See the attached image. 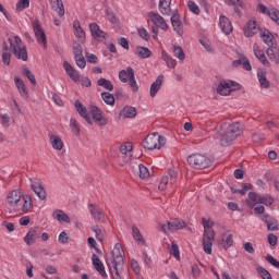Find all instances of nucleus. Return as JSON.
I'll return each instance as SVG.
<instances>
[{"label":"nucleus","mask_w":279,"mask_h":279,"mask_svg":"<svg viewBox=\"0 0 279 279\" xmlns=\"http://www.w3.org/2000/svg\"><path fill=\"white\" fill-rule=\"evenodd\" d=\"M187 162L193 169H207V167H210V165H213L210 158L202 154L190 155L187 157Z\"/></svg>","instance_id":"5"},{"label":"nucleus","mask_w":279,"mask_h":279,"mask_svg":"<svg viewBox=\"0 0 279 279\" xmlns=\"http://www.w3.org/2000/svg\"><path fill=\"white\" fill-rule=\"evenodd\" d=\"M243 134V124L241 122L223 123L220 125L218 135L220 136V145L230 147L236 141L238 136Z\"/></svg>","instance_id":"2"},{"label":"nucleus","mask_w":279,"mask_h":279,"mask_svg":"<svg viewBox=\"0 0 279 279\" xmlns=\"http://www.w3.org/2000/svg\"><path fill=\"white\" fill-rule=\"evenodd\" d=\"M218 95L222 97H228L231 94L230 86L228 85V81H221L217 87Z\"/></svg>","instance_id":"33"},{"label":"nucleus","mask_w":279,"mask_h":279,"mask_svg":"<svg viewBox=\"0 0 279 279\" xmlns=\"http://www.w3.org/2000/svg\"><path fill=\"white\" fill-rule=\"evenodd\" d=\"M148 19L150 22H153L151 32L154 34V40L158 38L159 29H161L162 32H167V29H169V24H167L165 17H162L158 13L154 11L148 12Z\"/></svg>","instance_id":"3"},{"label":"nucleus","mask_w":279,"mask_h":279,"mask_svg":"<svg viewBox=\"0 0 279 279\" xmlns=\"http://www.w3.org/2000/svg\"><path fill=\"white\" fill-rule=\"evenodd\" d=\"M92 263L94 266V269L100 274V276L106 277V267H104V263H101V259L95 254L92 256Z\"/></svg>","instance_id":"26"},{"label":"nucleus","mask_w":279,"mask_h":279,"mask_svg":"<svg viewBox=\"0 0 279 279\" xmlns=\"http://www.w3.org/2000/svg\"><path fill=\"white\" fill-rule=\"evenodd\" d=\"M74 106H75V109L78 112L80 117L85 119V121L89 125H93V119L88 114V109H86V107L80 100H75Z\"/></svg>","instance_id":"14"},{"label":"nucleus","mask_w":279,"mask_h":279,"mask_svg":"<svg viewBox=\"0 0 279 279\" xmlns=\"http://www.w3.org/2000/svg\"><path fill=\"white\" fill-rule=\"evenodd\" d=\"M14 84L21 97L24 98L25 101H29V90H27L25 82H23L19 76H14Z\"/></svg>","instance_id":"13"},{"label":"nucleus","mask_w":279,"mask_h":279,"mask_svg":"<svg viewBox=\"0 0 279 279\" xmlns=\"http://www.w3.org/2000/svg\"><path fill=\"white\" fill-rule=\"evenodd\" d=\"M112 267H113L112 279H121V270L123 269V266L112 265Z\"/></svg>","instance_id":"54"},{"label":"nucleus","mask_w":279,"mask_h":279,"mask_svg":"<svg viewBox=\"0 0 279 279\" xmlns=\"http://www.w3.org/2000/svg\"><path fill=\"white\" fill-rule=\"evenodd\" d=\"M74 34L76 38H80L81 43H84V40H86V33H84L82 26H78V28L74 29Z\"/></svg>","instance_id":"52"},{"label":"nucleus","mask_w":279,"mask_h":279,"mask_svg":"<svg viewBox=\"0 0 279 279\" xmlns=\"http://www.w3.org/2000/svg\"><path fill=\"white\" fill-rule=\"evenodd\" d=\"M50 143L53 149H57L58 151H62V149H64V143L58 135H50Z\"/></svg>","instance_id":"32"},{"label":"nucleus","mask_w":279,"mask_h":279,"mask_svg":"<svg viewBox=\"0 0 279 279\" xmlns=\"http://www.w3.org/2000/svg\"><path fill=\"white\" fill-rule=\"evenodd\" d=\"M259 29L256 21L250 20L246 27H244V36H246V38H252V36L258 34Z\"/></svg>","instance_id":"19"},{"label":"nucleus","mask_w":279,"mask_h":279,"mask_svg":"<svg viewBox=\"0 0 279 279\" xmlns=\"http://www.w3.org/2000/svg\"><path fill=\"white\" fill-rule=\"evenodd\" d=\"M267 228L271 232H276V230H278V221L276 219H274V218L268 220L267 221Z\"/></svg>","instance_id":"57"},{"label":"nucleus","mask_w":279,"mask_h":279,"mask_svg":"<svg viewBox=\"0 0 279 279\" xmlns=\"http://www.w3.org/2000/svg\"><path fill=\"white\" fill-rule=\"evenodd\" d=\"M172 53L174 58H178V60L183 61L186 58V54H184V50L180 46H172Z\"/></svg>","instance_id":"42"},{"label":"nucleus","mask_w":279,"mask_h":279,"mask_svg":"<svg viewBox=\"0 0 279 279\" xmlns=\"http://www.w3.org/2000/svg\"><path fill=\"white\" fill-rule=\"evenodd\" d=\"M40 238V228L33 227L28 230L26 235L24 236V242L26 245H34L36 243V239Z\"/></svg>","instance_id":"12"},{"label":"nucleus","mask_w":279,"mask_h":279,"mask_svg":"<svg viewBox=\"0 0 279 279\" xmlns=\"http://www.w3.org/2000/svg\"><path fill=\"white\" fill-rule=\"evenodd\" d=\"M52 217L57 219V221H59L60 223H71V218L69 217V215H66L61 209L54 210Z\"/></svg>","instance_id":"30"},{"label":"nucleus","mask_w":279,"mask_h":279,"mask_svg":"<svg viewBox=\"0 0 279 279\" xmlns=\"http://www.w3.org/2000/svg\"><path fill=\"white\" fill-rule=\"evenodd\" d=\"M260 38L263 39V41L265 43V45L268 46V49H276L277 44H276V39L274 38V36L271 35V32L265 29L260 32Z\"/></svg>","instance_id":"16"},{"label":"nucleus","mask_w":279,"mask_h":279,"mask_svg":"<svg viewBox=\"0 0 279 279\" xmlns=\"http://www.w3.org/2000/svg\"><path fill=\"white\" fill-rule=\"evenodd\" d=\"M92 230L93 232H95L96 239L98 241H104V234H105L104 230L99 229L98 227H93Z\"/></svg>","instance_id":"60"},{"label":"nucleus","mask_w":279,"mask_h":279,"mask_svg":"<svg viewBox=\"0 0 279 279\" xmlns=\"http://www.w3.org/2000/svg\"><path fill=\"white\" fill-rule=\"evenodd\" d=\"M257 77H258L260 88H264L266 90L271 88V82H269V80H267V71L259 70L257 72Z\"/></svg>","instance_id":"24"},{"label":"nucleus","mask_w":279,"mask_h":279,"mask_svg":"<svg viewBox=\"0 0 279 279\" xmlns=\"http://www.w3.org/2000/svg\"><path fill=\"white\" fill-rule=\"evenodd\" d=\"M101 99L107 106H114V96L108 92L101 93Z\"/></svg>","instance_id":"44"},{"label":"nucleus","mask_w":279,"mask_h":279,"mask_svg":"<svg viewBox=\"0 0 279 279\" xmlns=\"http://www.w3.org/2000/svg\"><path fill=\"white\" fill-rule=\"evenodd\" d=\"M97 84L98 86H101L102 88H105V90H109V92L114 90V85H112V82L110 80L99 78L97 81Z\"/></svg>","instance_id":"41"},{"label":"nucleus","mask_w":279,"mask_h":279,"mask_svg":"<svg viewBox=\"0 0 279 279\" xmlns=\"http://www.w3.org/2000/svg\"><path fill=\"white\" fill-rule=\"evenodd\" d=\"M8 205L13 208L15 213L27 214L34 208V201L29 194L21 195V192L14 190L7 196Z\"/></svg>","instance_id":"1"},{"label":"nucleus","mask_w":279,"mask_h":279,"mask_svg":"<svg viewBox=\"0 0 279 279\" xmlns=\"http://www.w3.org/2000/svg\"><path fill=\"white\" fill-rule=\"evenodd\" d=\"M257 202L258 204H264V206H271L274 198L269 195H259Z\"/></svg>","instance_id":"46"},{"label":"nucleus","mask_w":279,"mask_h":279,"mask_svg":"<svg viewBox=\"0 0 279 279\" xmlns=\"http://www.w3.org/2000/svg\"><path fill=\"white\" fill-rule=\"evenodd\" d=\"M227 84L229 85L230 93L234 90H241V84L234 82V81H227Z\"/></svg>","instance_id":"58"},{"label":"nucleus","mask_w":279,"mask_h":279,"mask_svg":"<svg viewBox=\"0 0 279 279\" xmlns=\"http://www.w3.org/2000/svg\"><path fill=\"white\" fill-rule=\"evenodd\" d=\"M89 112L93 117V120L97 125L104 128V125H108V118L104 117V112L97 106H90Z\"/></svg>","instance_id":"8"},{"label":"nucleus","mask_w":279,"mask_h":279,"mask_svg":"<svg viewBox=\"0 0 279 279\" xmlns=\"http://www.w3.org/2000/svg\"><path fill=\"white\" fill-rule=\"evenodd\" d=\"M159 12L163 16H171V0H159Z\"/></svg>","instance_id":"28"},{"label":"nucleus","mask_w":279,"mask_h":279,"mask_svg":"<svg viewBox=\"0 0 279 279\" xmlns=\"http://www.w3.org/2000/svg\"><path fill=\"white\" fill-rule=\"evenodd\" d=\"M170 254L174 256V258L180 259V248L178 244L172 242L171 248H170Z\"/></svg>","instance_id":"59"},{"label":"nucleus","mask_w":279,"mask_h":279,"mask_svg":"<svg viewBox=\"0 0 279 279\" xmlns=\"http://www.w3.org/2000/svg\"><path fill=\"white\" fill-rule=\"evenodd\" d=\"M215 226V222L210 219L203 218V228H204V235L213 234L215 235V230H213V227Z\"/></svg>","instance_id":"36"},{"label":"nucleus","mask_w":279,"mask_h":279,"mask_svg":"<svg viewBox=\"0 0 279 279\" xmlns=\"http://www.w3.org/2000/svg\"><path fill=\"white\" fill-rule=\"evenodd\" d=\"M213 241H215V235L210 233L203 235V250L205 254H213Z\"/></svg>","instance_id":"23"},{"label":"nucleus","mask_w":279,"mask_h":279,"mask_svg":"<svg viewBox=\"0 0 279 279\" xmlns=\"http://www.w3.org/2000/svg\"><path fill=\"white\" fill-rule=\"evenodd\" d=\"M138 36L141 38H143V40H149L150 36L149 33L147 32V29L145 28H138L137 29Z\"/></svg>","instance_id":"61"},{"label":"nucleus","mask_w":279,"mask_h":279,"mask_svg":"<svg viewBox=\"0 0 279 279\" xmlns=\"http://www.w3.org/2000/svg\"><path fill=\"white\" fill-rule=\"evenodd\" d=\"M131 269L134 271L136 276L141 274V265L138 264V260L136 259L131 260Z\"/></svg>","instance_id":"56"},{"label":"nucleus","mask_w":279,"mask_h":279,"mask_svg":"<svg viewBox=\"0 0 279 279\" xmlns=\"http://www.w3.org/2000/svg\"><path fill=\"white\" fill-rule=\"evenodd\" d=\"M89 213L95 221H101L104 217V211L94 204H89Z\"/></svg>","instance_id":"31"},{"label":"nucleus","mask_w":279,"mask_h":279,"mask_svg":"<svg viewBox=\"0 0 279 279\" xmlns=\"http://www.w3.org/2000/svg\"><path fill=\"white\" fill-rule=\"evenodd\" d=\"M70 128H71L72 132H74L75 136H80V124L77 123V120L71 119Z\"/></svg>","instance_id":"50"},{"label":"nucleus","mask_w":279,"mask_h":279,"mask_svg":"<svg viewBox=\"0 0 279 279\" xmlns=\"http://www.w3.org/2000/svg\"><path fill=\"white\" fill-rule=\"evenodd\" d=\"M136 108L134 107H124L121 112L120 116L123 117V119H134V117H136Z\"/></svg>","instance_id":"35"},{"label":"nucleus","mask_w":279,"mask_h":279,"mask_svg":"<svg viewBox=\"0 0 279 279\" xmlns=\"http://www.w3.org/2000/svg\"><path fill=\"white\" fill-rule=\"evenodd\" d=\"M167 143L165 136L159 135L158 133H153L146 136L142 142L144 149H160Z\"/></svg>","instance_id":"4"},{"label":"nucleus","mask_w":279,"mask_h":279,"mask_svg":"<svg viewBox=\"0 0 279 279\" xmlns=\"http://www.w3.org/2000/svg\"><path fill=\"white\" fill-rule=\"evenodd\" d=\"M268 243L271 247H276V245H278V236H276L274 233H270L268 235Z\"/></svg>","instance_id":"62"},{"label":"nucleus","mask_w":279,"mask_h":279,"mask_svg":"<svg viewBox=\"0 0 279 279\" xmlns=\"http://www.w3.org/2000/svg\"><path fill=\"white\" fill-rule=\"evenodd\" d=\"M132 234L134 241H136L138 245H145V238H143V234H141V230H138V227H132Z\"/></svg>","instance_id":"37"},{"label":"nucleus","mask_w":279,"mask_h":279,"mask_svg":"<svg viewBox=\"0 0 279 279\" xmlns=\"http://www.w3.org/2000/svg\"><path fill=\"white\" fill-rule=\"evenodd\" d=\"M72 51L74 53V58H78L84 56V50L82 49V45H80L78 43H73L72 46Z\"/></svg>","instance_id":"47"},{"label":"nucleus","mask_w":279,"mask_h":279,"mask_svg":"<svg viewBox=\"0 0 279 279\" xmlns=\"http://www.w3.org/2000/svg\"><path fill=\"white\" fill-rule=\"evenodd\" d=\"M33 32L35 34L37 43H39V45H43L44 49H47V35H45V31L40 25V21L35 20L33 22Z\"/></svg>","instance_id":"7"},{"label":"nucleus","mask_w":279,"mask_h":279,"mask_svg":"<svg viewBox=\"0 0 279 279\" xmlns=\"http://www.w3.org/2000/svg\"><path fill=\"white\" fill-rule=\"evenodd\" d=\"M187 8H189L190 12H193V14H199L202 12L199 10V5H197V3H195L194 1H189Z\"/></svg>","instance_id":"51"},{"label":"nucleus","mask_w":279,"mask_h":279,"mask_svg":"<svg viewBox=\"0 0 279 279\" xmlns=\"http://www.w3.org/2000/svg\"><path fill=\"white\" fill-rule=\"evenodd\" d=\"M136 53L140 58H149L151 56V50L146 47H137Z\"/></svg>","instance_id":"45"},{"label":"nucleus","mask_w":279,"mask_h":279,"mask_svg":"<svg viewBox=\"0 0 279 279\" xmlns=\"http://www.w3.org/2000/svg\"><path fill=\"white\" fill-rule=\"evenodd\" d=\"M161 58H162V60L166 61L168 69H175L178 61H175V59H173V57H171L169 53H167V51L161 52Z\"/></svg>","instance_id":"38"},{"label":"nucleus","mask_w":279,"mask_h":279,"mask_svg":"<svg viewBox=\"0 0 279 279\" xmlns=\"http://www.w3.org/2000/svg\"><path fill=\"white\" fill-rule=\"evenodd\" d=\"M89 29L95 40H106V32L101 31V28H99V25L97 23H90Z\"/></svg>","instance_id":"17"},{"label":"nucleus","mask_w":279,"mask_h":279,"mask_svg":"<svg viewBox=\"0 0 279 279\" xmlns=\"http://www.w3.org/2000/svg\"><path fill=\"white\" fill-rule=\"evenodd\" d=\"M133 147L134 146L132 145V143L126 142V143L120 145V151L124 155H128L132 151Z\"/></svg>","instance_id":"48"},{"label":"nucleus","mask_w":279,"mask_h":279,"mask_svg":"<svg viewBox=\"0 0 279 279\" xmlns=\"http://www.w3.org/2000/svg\"><path fill=\"white\" fill-rule=\"evenodd\" d=\"M178 180V172L175 170H169L168 175L161 178L159 183V190L165 191L167 189V184H175Z\"/></svg>","instance_id":"11"},{"label":"nucleus","mask_w":279,"mask_h":279,"mask_svg":"<svg viewBox=\"0 0 279 279\" xmlns=\"http://www.w3.org/2000/svg\"><path fill=\"white\" fill-rule=\"evenodd\" d=\"M86 59H87V62H89L90 64H97V62H99V59L97 58V56L93 53H87Z\"/></svg>","instance_id":"64"},{"label":"nucleus","mask_w":279,"mask_h":279,"mask_svg":"<svg viewBox=\"0 0 279 279\" xmlns=\"http://www.w3.org/2000/svg\"><path fill=\"white\" fill-rule=\"evenodd\" d=\"M74 60L78 69H86V59L84 58V54L81 57H74Z\"/></svg>","instance_id":"55"},{"label":"nucleus","mask_w":279,"mask_h":279,"mask_svg":"<svg viewBox=\"0 0 279 279\" xmlns=\"http://www.w3.org/2000/svg\"><path fill=\"white\" fill-rule=\"evenodd\" d=\"M29 8V0H19L16 3V10L17 12H21L23 10H27Z\"/></svg>","instance_id":"49"},{"label":"nucleus","mask_w":279,"mask_h":279,"mask_svg":"<svg viewBox=\"0 0 279 279\" xmlns=\"http://www.w3.org/2000/svg\"><path fill=\"white\" fill-rule=\"evenodd\" d=\"M119 80L123 84H128V82L134 80V69H132V66H128L126 70H121L119 72Z\"/></svg>","instance_id":"22"},{"label":"nucleus","mask_w":279,"mask_h":279,"mask_svg":"<svg viewBox=\"0 0 279 279\" xmlns=\"http://www.w3.org/2000/svg\"><path fill=\"white\" fill-rule=\"evenodd\" d=\"M50 3H53L56 7V12L59 16H64V3L62 0H50Z\"/></svg>","instance_id":"43"},{"label":"nucleus","mask_w":279,"mask_h":279,"mask_svg":"<svg viewBox=\"0 0 279 279\" xmlns=\"http://www.w3.org/2000/svg\"><path fill=\"white\" fill-rule=\"evenodd\" d=\"M253 51L254 56L257 57V59L259 60V62H262L264 66H269L270 63L267 60V57H265V52H263V49H260L258 44H254Z\"/></svg>","instance_id":"25"},{"label":"nucleus","mask_w":279,"mask_h":279,"mask_svg":"<svg viewBox=\"0 0 279 279\" xmlns=\"http://www.w3.org/2000/svg\"><path fill=\"white\" fill-rule=\"evenodd\" d=\"M165 82V75L157 76L156 81L150 85L149 95L150 97H156L158 95V90L162 88V84Z\"/></svg>","instance_id":"21"},{"label":"nucleus","mask_w":279,"mask_h":279,"mask_svg":"<svg viewBox=\"0 0 279 279\" xmlns=\"http://www.w3.org/2000/svg\"><path fill=\"white\" fill-rule=\"evenodd\" d=\"M135 173H137L141 180H149L151 173H149V169L145 167L143 163H140L135 169Z\"/></svg>","instance_id":"29"},{"label":"nucleus","mask_w":279,"mask_h":279,"mask_svg":"<svg viewBox=\"0 0 279 279\" xmlns=\"http://www.w3.org/2000/svg\"><path fill=\"white\" fill-rule=\"evenodd\" d=\"M14 40L15 45L12 44V39L9 38L13 54L15 56V58H17V60H23L24 62H27V49L25 48V46L22 45L21 37L15 36Z\"/></svg>","instance_id":"6"},{"label":"nucleus","mask_w":279,"mask_h":279,"mask_svg":"<svg viewBox=\"0 0 279 279\" xmlns=\"http://www.w3.org/2000/svg\"><path fill=\"white\" fill-rule=\"evenodd\" d=\"M234 243V239L232 234H223L221 240L219 241V245L223 247V250H228V247H232Z\"/></svg>","instance_id":"34"},{"label":"nucleus","mask_w":279,"mask_h":279,"mask_svg":"<svg viewBox=\"0 0 279 279\" xmlns=\"http://www.w3.org/2000/svg\"><path fill=\"white\" fill-rule=\"evenodd\" d=\"M29 181L32 182L31 189H32V191H34V193L37 195V197H39L41 201L47 199V192H45V187L43 186V183L32 181V179H29Z\"/></svg>","instance_id":"15"},{"label":"nucleus","mask_w":279,"mask_h":279,"mask_svg":"<svg viewBox=\"0 0 279 279\" xmlns=\"http://www.w3.org/2000/svg\"><path fill=\"white\" fill-rule=\"evenodd\" d=\"M258 197H260V195H257L254 192L248 193V198L246 199V205L248 206V208H254V206L258 204Z\"/></svg>","instance_id":"40"},{"label":"nucleus","mask_w":279,"mask_h":279,"mask_svg":"<svg viewBox=\"0 0 279 279\" xmlns=\"http://www.w3.org/2000/svg\"><path fill=\"white\" fill-rule=\"evenodd\" d=\"M111 264L118 265L119 267L125 265V260L123 259V246H121V243H117L113 247Z\"/></svg>","instance_id":"9"},{"label":"nucleus","mask_w":279,"mask_h":279,"mask_svg":"<svg viewBox=\"0 0 279 279\" xmlns=\"http://www.w3.org/2000/svg\"><path fill=\"white\" fill-rule=\"evenodd\" d=\"M118 45H121L123 49H130V41L125 37L119 38Z\"/></svg>","instance_id":"63"},{"label":"nucleus","mask_w":279,"mask_h":279,"mask_svg":"<svg viewBox=\"0 0 279 279\" xmlns=\"http://www.w3.org/2000/svg\"><path fill=\"white\" fill-rule=\"evenodd\" d=\"M22 75H24V77H27V80H29V82H31V84H33V86H36V76L34 75V73H32L31 69H28L27 66H23Z\"/></svg>","instance_id":"39"},{"label":"nucleus","mask_w":279,"mask_h":279,"mask_svg":"<svg viewBox=\"0 0 279 279\" xmlns=\"http://www.w3.org/2000/svg\"><path fill=\"white\" fill-rule=\"evenodd\" d=\"M220 28L221 32H223V34H226L227 36L229 34H232V22H230V19H228L225 15L220 16Z\"/></svg>","instance_id":"27"},{"label":"nucleus","mask_w":279,"mask_h":279,"mask_svg":"<svg viewBox=\"0 0 279 279\" xmlns=\"http://www.w3.org/2000/svg\"><path fill=\"white\" fill-rule=\"evenodd\" d=\"M4 52L2 53V61L4 64L10 65V59L12 58V54L8 52V46L3 47Z\"/></svg>","instance_id":"53"},{"label":"nucleus","mask_w":279,"mask_h":279,"mask_svg":"<svg viewBox=\"0 0 279 279\" xmlns=\"http://www.w3.org/2000/svg\"><path fill=\"white\" fill-rule=\"evenodd\" d=\"M171 24L178 36L184 35V28L182 26V21H180V14L174 13L171 15Z\"/></svg>","instance_id":"18"},{"label":"nucleus","mask_w":279,"mask_h":279,"mask_svg":"<svg viewBox=\"0 0 279 279\" xmlns=\"http://www.w3.org/2000/svg\"><path fill=\"white\" fill-rule=\"evenodd\" d=\"M63 69L65 70V73L69 75L70 80L73 82H80V73L73 68V65L69 63V61L63 62Z\"/></svg>","instance_id":"20"},{"label":"nucleus","mask_w":279,"mask_h":279,"mask_svg":"<svg viewBox=\"0 0 279 279\" xmlns=\"http://www.w3.org/2000/svg\"><path fill=\"white\" fill-rule=\"evenodd\" d=\"M185 223L184 220H180L178 218L172 219L171 221H168L167 225L161 226L162 232H175V230H182L184 228Z\"/></svg>","instance_id":"10"}]
</instances>
